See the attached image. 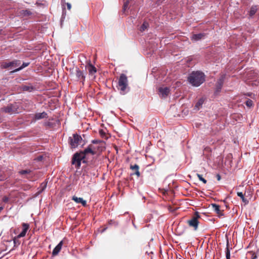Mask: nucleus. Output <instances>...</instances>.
Wrapping results in <instances>:
<instances>
[{
    "mask_svg": "<svg viewBox=\"0 0 259 259\" xmlns=\"http://www.w3.org/2000/svg\"><path fill=\"white\" fill-rule=\"evenodd\" d=\"M3 121V119H2V118L1 117V116H0V123L2 122Z\"/></svg>",
    "mask_w": 259,
    "mask_h": 259,
    "instance_id": "43",
    "label": "nucleus"
},
{
    "mask_svg": "<svg viewBox=\"0 0 259 259\" xmlns=\"http://www.w3.org/2000/svg\"><path fill=\"white\" fill-rule=\"evenodd\" d=\"M102 142V141L99 140H93L92 141V143L94 144H101Z\"/></svg>",
    "mask_w": 259,
    "mask_h": 259,
    "instance_id": "34",
    "label": "nucleus"
},
{
    "mask_svg": "<svg viewBox=\"0 0 259 259\" xmlns=\"http://www.w3.org/2000/svg\"><path fill=\"white\" fill-rule=\"evenodd\" d=\"M82 140L81 136L77 134H73L72 137L69 138V143L72 148H76L79 145Z\"/></svg>",
    "mask_w": 259,
    "mask_h": 259,
    "instance_id": "5",
    "label": "nucleus"
},
{
    "mask_svg": "<svg viewBox=\"0 0 259 259\" xmlns=\"http://www.w3.org/2000/svg\"><path fill=\"white\" fill-rule=\"evenodd\" d=\"M159 95L163 98H166L169 94L170 90L168 87H160L158 89Z\"/></svg>",
    "mask_w": 259,
    "mask_h": 259,
    "instance_id": "10",
    "label": "nucleus"
},
{
    "mask_svg": "<svg viewBox=\"0 0 259 259\" xmlns=\"http://www.w3.org/2000/svg\"><path fill=\"white\" fill-rule=\"evenodd\" d=\"M75 75L77 79L80 80L83 83L85 78V73L77 67L75 68Z\"/></svg>",
    "mask_w": 259,
    "mask_h": 259,
    "instance_id": "9",
    "label": "nucleus"
},
{
    "mask_svg": "<svg viewBox=\"0 0 259 259\" xmlns=\"http://www.w3.org/2000/svg\"><path fill=\"white\" fill-rule=\"evenodd\" d=\"M203 102L204 101L202 99H199L196 104L195 107L197 109H199L200 107L201 106V105L203 104Z\"/></svg>",
    "mask_w": 259,
    "mask_h": 259,
    "instance_id": "24",
    "label": "nucleus"
},
{
    "mask_svg": "<svg viewBox=\"0 0 259 259\" xmlns=\"http://www.w3.org/2000/svg\"><path fill=\"white\" fill-rule=\"evenodd\" d=\"M117 88L121 95H125L129 92L130 88L128 86V80L125 74H121L120 75Z\"/></svg>",
    "mask_w": 259,
    "mask_h": 259,
    "instance_id": "2",
    "label": "nucleus"
},
{
    "mask_svg": "<svg viewBox=\"0 0 259 259\" xmlns=\"http://www.w3.org/2000/svg\"><path fill=\"white\" fill-rule=\"evenodd\" d=\"M3 201L4 202H7L9 201V198L7 196H4L3 198Z\"/></svg>",
    "mask_w": 259,
    "mask_h": 259,
    "instance_id": "37",
    "label": "nucleus"
},
{
    "mask_svg": "<svg viewBox=\"0 0 259 259\" xmlns=\"http://www.w3.org/2000/svg\"><path fill=\"white\" fill-rule=\"evenodd\" d=\"M226 259H230V252L229 248L227 247L226 250Z\"/></svg>",
    "mask_w": 259,
    "mask_h": 259,
    "instance_id": "30",
    "label": "nucleus"
},
{
    "mask_svg": "<svg viewBox=\"0 0 259 259\" xmlns=\"http://www.w3.org/2000/svg\"><path fill=\"white\" fill-rule=\"evenodd\" d=\"M95 149V146L93 144H90L86 148L84 149V150L80 151L82 154H83V155L85 157V155L88 154H91L92 155H95V152H94Z\"/></svg>",
    "mask_w": 259,
    "mask_h": 259,
    "instance_id": "11",
    "label": "nucleus"
},
{
    "mask_svg": "<svg viewBox=\"0 0 259 259\" xmlns=\"http://www.w3.org/2000/svg\"><path fill=\"white\" fill-rule=\"evenodd\" d=\"M136 175L138 177L140 176V173L139 171V169L136 170L134 173L132 174V175Z\"/></svg>",
    "mask_w": 259,
    "mask_h": 259,
    "instance_id": "38",
    "label": "nucleus"
},
{
    "mask_svg": "<svg viewBox=\"0 0 259 259\" xmlns=\"http://www.w3.org/2000/svg\"><path fill=\"white\" fill-rule=\"evenodd\" d=\"M205 80V75L204 73L200 71H193L189 74L188 80L194 87H199L202 84Z\"/></svg>",
    "mask_w": 259,
    "mask_h": 259,
    "instance_id": "1",
    "label": "nucleus"
},
{
    "mask_svg": "<svg viewBox=\"0 0 259 259\" xmlns=\"http://www.w3.org/2000/svg\"><path fill=\"white\" fill-rule=\"evenodd\" d=\"M205 36L204 33H198L193 34L191 37V39L194 41H198L203 38Z\"/></svg>",
    "mask_w": 259,
    "mask_h": 259,
    "instance_id": "18",
    "label": "nucleus"
},
{
    "mask_svg": "<svg viewBox=\"0 0 259 259\" xmlns=\"http://www.w3.org/2000/svg\"><path fill=\"white\" fill-rule=\"evenodd\" d=\"M21 14L24 16H29L32 13L28 10H23L21 11Z\"/></svg>",
    "mask_w": 259,
    "mask_h": 259,
    "instance_id": "23",
    "label": "nucleus"
},
{
    "mask_svg": "<svg viewBox=\"0 0 259 259\" xmlns=\"http://www.w3.org/2000/svg\"><path fill=\"white\" fill-rule=\"evenodd\" d=\"M257 8L256 6H252L250 9V11L249 12V15L250 17H252L254 15V14L257 12Z\"/></svg>",
    "mask_w": 259,
    "mask_h": 259,
    "instance_id": "21",
    "label": "nucleus"
},
{
    "mask_svg": "<svg viewBox=\"0 0 259 259\" xmlns=\"http://www.w3.org/2000/svg\"><path fill=\"white\" fill-rule=\"evenodd\" d=\"M46 187H47V183H41V189L40 190V192H41L43 191L45 189Z\"/></svg>",
    "mask_w": 259,
    "mask_h": 259,
    "instance_id": "33",
    "label": "nucleus"
},
{
    "mask_svg": "<svg viewBox=\"0 0 259 259\" xmlns=\"http://www.w3.org/2000/svg\"><path fill=\"white\" fill-rule=\"evenodd\" d=\"M149 26V23L145 21L143 22L142 25L139 28V30L141 32H143L147 30Z\"/></svg>",
    "mask_w": 259,
    "mask_h": 259,
    "instance_id": "20",
    "label": "nucleus"
},
{
    "mask_svg": "<svg viewBox=\"0 0 259 259\" xmlns=\"http://www.w3.org/2000/svg\"><path fill=\"white\" fill-rule=\"evenodd\" d=\"M66 5H67V9L68 10H70L71 8V4L70 3H66Z\"/></svg>",
    "mask_w": 259,
    "mask_h": 259,
    "instance_id": "39",
    "label": "nucleus"
},
{
    "mask_svg": "<svg viewBox=\"0 0 259 259\" xmlns=\"http://www.w3.org/2000/svg\"><path fill=\"white\" fill-rule=\"evenodd\" d=\"M19 238H17V236L16 237H15L13 239V242H14V245H18L20 244V241L18 240V239H19Z\"/></svg>",
    "mask_w": 259,
    "mask_h": 259,
    "instance_id": "29",
    "label": "nucleus"
},
{
    "mask_svg": "<svg viewBox=\"0 0 259 259\" xmlns=\"http://www.w3.org/2000/svg\"><path fill=\"white\" fill-rule=\"evenodd\" d=\"M4 209L3 206H0V211H1Z\"/></svg>",
    "mask_w": 259,
    "mask_h": 259,
    "instance_id": "42",
    "label": "nucleus"
},
{
    "mask_svg": "<svg viewBox=\"0 0 259 259\" xmlns=\"http://www.w3.org/2000/svg\"><path fill=\"white\" fill-rule=\"evenodd\" d=\"M196 176L198 178V179L200 181H202L204 184L206 183L207 181L202 177V176L201 175L197 174Z\"/></svg>",
    "mask_w": 259,
    "mask_h": 259,
    "instance_id": "27",
    "label": "nucleus"
},
{
    "mask_svg": "<svg viewBox=\"0 0 259 259\" xmlns=\"http://www.w3.org/2000/svg\"><path fill=\"white\" fill-rule=\"evenodd\" d=\"M128 4H129V1H125V2L124 3V5H123V11H125L126 10V9L127 8Z\"/></svg>",
    "mask_w": 259,
    "mask_h": 259,
    "instance_id": "32",
    "label": "nucleus"
},
{
    "mask_svg": "<svg viewBox=\"0 0 259 259\" xmlns=\"http://www.w3.org/2000/svg\"><path fill=\"white\" fill-rule=\"evenodd\" d=\"M23 91L31 92L34 90V88L31 85H23L21 87Z\"/></svg>",
    "mask_w": 259,
    "mask_h": 259,
    "instance_id": "19",
    "label": "nucleus"
},
{
    "mask_svg": "<svg viewBox=\"0 0 259 259\" xmlns=\"http://www.w3.org/2000/svg\"><path fill=\"white\" fill-rule=\"evenodd\" d=\"M226 77V75L225 74L222 75L217 80V82L215 84V93H219L221 92L222 90V88L223 85L224 80Z\"/></svg>",
    "mask_w": 259,
    "mask_h": 259,
    "instance_id": "8",
    "label": "nucleus"
},
{
    "mask_svg": "<svg viewBox=\"0 0 259 259\" xmlns=\"http://www.w3.org/2000/svg\"><path fill=\"white\" fill-rule=\"evenodd\" d=\"M72 200L77 203H81L83 206H87V202L82 198L77 197L75 196H73Z\"/></svg>",
    "mask_w": 259,
    "mask_h": 259,
    "instance_id": "16",
    "label": "nucleus"
},
{
    "mask_svg": "<svg viewBox=\"0 0 259 259\" xmlns=\"http://www.w3.org/2000/svg\"><path fill=\"white\" fill-rule=\"evenodd\" d=\"M251 95H252V93H248L247 94V95L248 96H250V97L251 96Z\"/></svg>",
    "mask_w": 259,
    "mask_h": 259,
    "instance_id": "41",
    "label": "nucleus"
},
{
    "mask_svg": "<svg viewBox=\"0 0 259 259\" xmlns=\"http://www.w3.org/2000/svg\"><path fill=\"white\" fill-rule=\"evenodd\" d=\"M130 168L131 169L134 170L135 172L136 170L139 169V167L137 164H135L134 165H131Z\"/></svg>",
    "mask_w": 259,
    "mask_h": 259,
    "instance_id": "28",
    "label": "nucleus"
},
{
    "mask_svg": "<svg viewBox=\"0 0 259 259\" xmlns=\"http://www.w3.org/2000/svg\"><path fill=\"white\" fill-rule=\"evenodd\" d=\"M253 104V101L250 99H247L245 102V105L248 107H252Z\"/></svg>",
    "mask_w": 259,
    "mask_h": 259,
    "instance_id": "26",
    "label": "nucleus"
},
{
    "mask_svg": "<svg viewBox=\"0 0 259 259\" xmlns=\"http://www.w3.org/2000/svg\"><path fill=\"white\" fill-rule=\"evenodd\" d=\"M216 177H217V180L218 181H220L221 180V176L219 174H217V176H216Z\"/></svg>",
    "mask_w": 259,
    "mask_h": 259,
    "instance_id": "40",
    "label": "nucleus"
},
{
    "mask_svg": "<svg viewBox=\"0 0 259 259\" xmlns=\"http://www.w3.org/2000/svg\"><path fill=\"white\" fill-rule=\"evenodd\" d=\"M63 245V241H60L52 251V255L55 256L60 251Z\"/></svg>",
    "mask_w": 259,
    "mask_h": 259,
    "instance_id": "15",
    "label": "nucleus"
},
{
    "mask_svg": "<svg viewBox=\"0 0 259 259\" xmlns=\"http://www.w3.org/2000/svg\"><path fill=\"white\" fill-rule=\"evenodd\" d=\"M85 158V157L83 154H82L81 152H76L73 155L71 162L72 164L75 165L76 168H79L81 161L83 163L87 162Z\"/></svg>",
    "mask_w": 259,
    "mask_h": 259,
    "instance_id": "3",
    "label": "nucleus"
},
{
    "mask_svg": "<svg viewBox=\"0 0 259 259\" xmlns=\"http://www.w3.org/2000/svg\"><path fill=\"white\" fill-rule=\"evenodd\" d=\"M29 64H30L29 62H24L21 66H20L19 68H18L15 69L14 70H13V71H12V72H18V71L22 70L24 68L28 66L29 65Z\"/></svg>",
    "mask_w": 259,
    "mask_h": 259,
    "instance_id": "22",
    "label": "nucleus"
},
{
    "mask_svg": "<svg viewBox=\"0 0 259 259\" xmlns=\"http://www.w3.org/2000/svg\"><path fill=\"white\" fill-rule=\"evenodd\" d=\"M47 117V113L46 112H42V113H36L34 115L35 120H39L42 118H46Z\"/></svg>",
    "mask_w": 259,
    "mask_h": 259,
    "instance_id": "17",
    "label": "nucleus"
},
{
    "mask_svg": "<svg viewBox=\"0 0 259 259\" xmlns=\"http://www.w3.org/2000/svg\"><path fill=\"white\" fill-rule=\"evenodd\" d=\"M103 147L100 146H95L94 152L95 155L97 154L98 151H102Z\"/></svg>",
    "mask_w": 259,
    "mask_h": 259,
    "instance_id": "25",
    "label": "nucleus"
},
{
    "mask_svg": "<svg viewBox=\"0 0 259 259\" xmlns=\"http://www.w3.org/2000/svg\"><path fill=\"white\" fill-rule=\"evenodd\" d=\"M18 106L17 103L10 104L8 106L1 108L2 112L10 114L18 113Z\"/></svg>",
    "mask_w": 259,
    "mask_h": 259,
    "instance_id": "4",
    "label": "nucleus"
},
{
    "mask_svg": "<svg viewBox=\"0 0 259 259\" xmlns=\"http://www.w3.org/2000/svg\"><path fill=\"white\" fill-rule=\"evenodd\" d=\"M21 64V61L19 60H14L11 62H4L1 64V67L2 68L6 69L10 68L12 69L13 68L18 67Z\"/></svg>",
    "mask_w": 259,
    "mask_h": 259,
    "instance_id": "6",
    "label": "nucleus"
},
{
    "mask_svg": "<svg viewBox=\"0 0 259 259\" xmlns=\"http://www.w3.org/2000/svg\"><path fill=\"white\" fill-rule=\"evenodd\" d=\"M22 226L23 227V230L18 235H17V238H21L24 237L26 235L28 230L29 229V225L28 224L23 223L22 224Z\"/></svg>",
    "mask_w": 259,
    "mask_h": 259,
    "instance_id": "13",
    "label": "nucleus"
},
{
    "mask_svg": "<svg viewBox=\"0 0 259 259\" xmlns=\"http://www.w3.org/2000/svg\"><path fill=\"white\" fill-rule=\"evenodd\" d=\"M237 195L240 197L242 200H243V199H244V195L243 194L242 192H238L237 193Z\"/></svg>",
    "mask_w": 259,
    "mask_h": 259,
    "instance_id": "35",
    "label": "nucleus"
},
{
    "mask_svg": "<svg viewBox=\"0 0 259 259\" xmlns=\"http://www.w3.org/2000/svg\"><path fill=\"white\" fill-rule=\"evenodd\" d=\"M42 159H43V156L42 155H39V156H37L35 158V160L38 161H41Z\"/></svg>",
    "mask_w": 259,
    "mask_h": 259,
    "instance_id": "36",
    "label": "nucleus"
},
{
    "mask_svg": "<svg viewBox=\"0 0 259 259\" xmlns=\"http://www.w3.org/2000/svg\"><path fill=\"white\" fill-rule=\"evenodd\" d=\"M85 69L88 70L89 74L91 75H94L97 72L96 67L91 63L90 61L88 62L85 65Z\"/></svg>",
    "mask_w": 259,
    "mask_h": 259,
    "instance_id": "12",
    "label": "nucleus"
},
{
    "mask_svg": "<svg viewBox=\"0 0 259 259\" xmlns=\"http://www.w3.org/2000/svg\"><path fill=\"white\" fill-rule=\"evenodd\" d=\"M211 207L213 210L218 214L219 217L224 215V213L220 209V207L219 205L217 204H211Z\"/></svg>",
    "mask_w": 259,
    "mask_h": 259,
    "instance_id": "14",
    "label": "nucleus"
},
{
    "mask_svg": "<svg viewBox=\"0 0 259 259\" xmlns=\"http://www.w3.org/2000/svg\"><path fill=\"white\" fill-rule=\"evenodd\" d=\"M14 233L15 234H16V232L15 230H14Z\"/></svg>",
    "mask_w": 259,
    "mask_h": 259,
    "instance_id": "44",
    "label": "nucleus"
},
{
    "mask_svg": "<svg viewBox=\"0 0 259 259\" xmlns=\"http://www.w3.org/2000/svg\"><path fill=\"white\" fill-rule=\"evenodd\" d=\"M31 171L30 170H22L19 171V173L21 175H25V174H29L31 172Z\"/></svg>",
    "mask_w": 259,
    "mask_h": 259,
    "instance_id": "31",
    "label": "nucleus"
},
{
    "mask_svg": "<svg viewBox=\"0 0 259 259\" xmlns=\"http://www.w3.org/2000/svg\"><path fill=\"white\" fill-rule=\"evenodd\" d=\"M200 218V216L197 212H195L194 215L188 221V224L191 227L194 228L195 230H196L198 228V219Z\"/></svg>",
    "mask_w": 259,
    "mask_h": 259,
    "instance_id": "7",
    "label": "nucleus"
}]
</instances>
